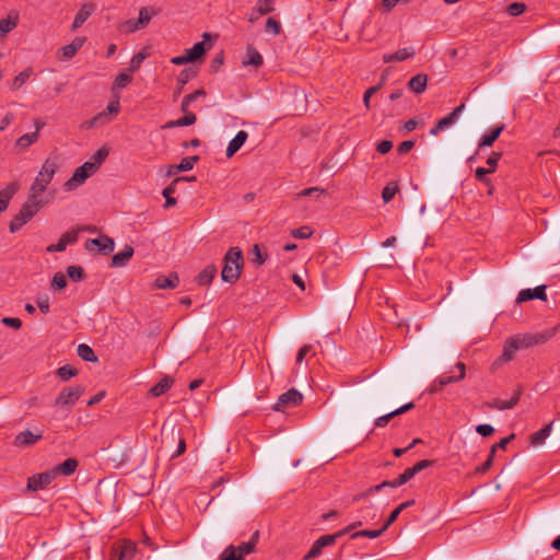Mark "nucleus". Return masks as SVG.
<instances>
[{"mask_svg": "<svg viewBox=\"0 0 560 560\" xmlns=\"http://www.w3.org/2000/svg\"><path fill=\"white\" fill-rule=\"evenodd\" d=\"M398 191V186L396 183L392 182V183H388L384 188H383V191H382V198L384 200L385 203L389 202L396 195V192Z\"/></svg>", "mask_w": 560, "mask_h": 560, "instance_id": "obj_46", "label": "nucleus"}, {"mask_svg": "<svg viewBox=\"0 0 560 560\" xmlns=\"http://www.w3.org/2000/svg\"><path fill=\"white\" fill-rule=\"evenodd\" d=\"M43 438L42 432L34 433L30 430H25L23 432H20L15 439H14V446L18 447H27L34 445L36 442H38Z\"/></svg>", "mask_w": 560, "mask_h": 560, "instance_id": "obj_13", "label": "nucleus"}, {"mask_svg": "<svg viewBox=\"0 0 560 560\" xmlns=\"http://www.w3.org/2000/svg\"><path fill=\"white\" fill-rule=\"evenodd\" d=\"M207 48L203 42L196 43L191 48L186 49L185 54L188 56L191 62L201 58L206 52Z\"/></svg>", "mask_w": 560, "mask_h": 560, "instance_id": "obj_38", "label": "nucleus"}, {"mask_svg": "<svg viewBox=\"0 0 560 560\" xmlns=\"http://www.w3.org/2000/svg\"><path fill=\"white\" fill-rule=\"evenodd\" d=\"M501 153L500 152H492L489 158L487 159V164H488V170L491 172V173H494L495 170H497V166H498V162L500 161L501 159Z\"/></svg>", "mask_w": 560, "mask_h": 560, "instance_id": "obj_58", "label": "nucleus"}, {"mask_svg": "<svg viewBox=\"0 0 560 560\" xmlns=\"http://www.w3.org/2000/svg\"><path fill=\"white\" fill-rule=\"evenodd\" d=\"M37 140H38V133H37V131H34V132H30V133H25V135L21 136L16 140L15 145L21 149H26L30 145H32L33 143H35Z\"/></svg>", "mask_w": 560, "mask_h": 560, "instance_id": "obj_41", "label": "nucleus"}, {"mask_svg": "<svg viewBox=\"0 0 560 560\" xmlns=\"http://www.w3.org/2000/svg\"><path fill=\"white\" fill-rule=\"evenodd\" d=\"M325 194V189L318 188V187H310L306 189H303L299 196L300 197H319Z\"/></svg>", "mask_w": 560, "mask_h": 560, "instance_id": "obj_59", "label": "nucleus"}, {"mask_svg": "<svg viewBox=\"0 0 560 560\" xmlns=\"http://www.w3.org/2000/svg\"><path fill=\"white\" fill-rule=\"evenodd\" d=\"M94 10H95L94 3L82 4L73 20L72 30H77V28L81 27L84 24V22L92 15Z\"/></svg>", "mask_w": 560, "mask_h": 560, "instance_id": "obj_18", "label": "nucleus"}, {"mask_svg": "<svg viewBox=\"0 0 560 560\" xmlns=\"http://www.w3.org/2000/svg\"><path fill=\"white\" fill-rule=\"evenodd\" d=\"M77 353L83 361L86 362H96L98 360L94 350L86 343L79 345Z\"/></svg>", "mask_w": 560, "mask_h": 560, "instance_id": "obj_37", "label": "nucleus"}, {"mask_svg": "<svg viewBox=\"0 0 560 560\" xmlns=\"http://www.w3.org/2000/svg\"><path fill=\"white\" fill-rule=\"evenodd\" d=\"M262 65V56L260 52L252 45L247 46L245 58L243 59V66H253L254 68H259Z\"/></svg>", "mask_w": 560, "mask_h": 560, "instance_id": "obj_23", "label": "nucleus"}, {"mask_svg": "<svg viewBox=\"0 0 560 560\" xmlns=\"http://www.w3.org/2000/svg\"><path fill=\"white\" fill-rule=\"evenodd\" d=\"M88 178L89 174L79 166L74 170L72 176L63 184V189L66 191H72L80 187Z\"/></svg>", "mask_w": 560, "mask_h": 560, "instance_id": "obj_15", "label": "nucleus"}, {"mask_svg": "<svg viewBox=\"0 0 560 560\" xmlns=\"http://www.w3.org/2000/svg\"><path fill=\"white\" fill-rule=\"evenodd\" d=\"M36 304L42 313L47 314L50 310L49 298L47 295L38 296Z\"/></svg>", "mask_w": 560, "mask_h": 560, "instance_id": "obj_63", "label": "nucleus"}, {"mask_svg": "<svg viewBox=\"0 0 560 560\" xmlns=\"http://www.w3.org/2000/svg\"><path fill=\"white\" fill-rule=\"evenodd\" d=\"M455 366L459 371L458 375H456V376L441 375V376L436 377L431 383L428 392L430 394H435V393H439L442 389V387H444L451 383H456V382L464 380L465 375H466L465 364L463 362H457Z\"/></svg>", "mask_w": 560, "mask_h": 560, "instance_id": "obj_5", "label": "nucleus"}, {"mask_svg": "<svg viewBox=\"0 0 560 560\" xmlns=\"http://www.w3.org/2000/svg\"><path fill=\"white\" fill-rule=\"evenodd\" d=\"M159 10L153 7H142L139 10L138 24L144 28L151 21L152 16L156 15Z\"/></svg>", "mask_w": 560, "mask_h": 560, "instance_id": "obj_35", "label": "nucleus"}, {"mask_svg": "<svg viewBox=\"0 0 560 560\" xmlns=\"http://www.w3.org/2000/svg\"><path fill=\"white\" fill-rule=\"evenodd\" d=\"M292 236L300 240H306L312 236L313 231L310 226L304 225L292 231Z\"/></svg>", "mask_w": 560, "mask_h": 560, "instance_id": "obj_54", "label": "nucleus"}, {"mask_svg": "<svg viewBox=\"0 0 560 560\" xmlns=\"http://www.w3.org/2000/svg\"><path fill=\"white\" fill-rule=\"evenodd\" d=\"M504 130V125L497 126L485 133L478 143V148L491 147Z\"/></svg>", "mask_w": 560, "mask_h": 560, "instance_id": "obj_27", "label": "nucleus"}, {"mask_svg": "<svg viewBox=\"0 0 560 560\" xmlns=\"http://www.w3.org/2000/svg\"><path fill=\"white\" fill-rule=\"evenodd\" d=\"M18 14H9L5 19L0 20V36H5L18 25Z\"/></svg>", "mask_w": 560, "mask_h": 560, "instance_id": "obj_34", "label": "nucleus"}, {"mask_svg": "<svg viewBox=\"0 0 560 560\" xmlns=\"http://www.w3.org/2000/svg\"><path fill=\"white\" fill-rule=\"evenodd\" d=\"M50 284L55 290H62L67 287V278L62 272H56Z\"/></svg>", "mask_w": 560, "mask_h": 560, "instance_id": "obj_50", "label": "nucleus"}, {"mask_svg": "<svg viewBox=\"0 0 560 560\" xmlns=\"http://www.w3.org/2000/svg\"><path fill=\"white\" fill-rule=\"evenodd\" d=\"M109 154V150L104 145L102 148H100L92 156L91 161L97 165V167L100 168V166L103 164V162L106 160V158L108 156Z\"/></svg>", "mask_w": 560, "mask_h": 560, "instance_id": "obj_49", "label": "nucleus"}, {"mask_svg": "<svg viewBox=\"0 0 560 560\" xmlns=\"http://www.w3.org/2000/svg\"><path fill=\"white\" fill-rule=\"evenodd\" d=\"M196 75L197 69L191 67L185 68L179 72L177 77V84L180 85V89H183L189 82V80H191Z\"/></svg>", "mask_w": 560, "mask_h": 560, "instance_id": "obj_42", "label": "nucleus"}, {"mask_svg": "<svg viewBox=\"0 0 560 560\" xmlns=\"http://www.w3.org/2000/svg\"><path fill=\"white\" fill-rule=\"evenodd\" d=\"M78 460L75 458H68L63 463L58 464L52 468V471L55 476L63 475V476H70L72 475L75 469L78 468Z\"/></svg>", "mask_w": 560, "mask_h": 560, "instance_id": "obj_26", "label": "nucleus"}, {"mask_svg": "<svg viewBox=\"0 0 560 560\" xmlns=\"http://www.w3.org/2000/svg\"><path fill=\"white\" fill-rule=\"evenodd\" d=\"M42 208L40 203L26 200L22 205L20 211L11 220L9 225L10 232L15 233L20 231L21 228L31 221Z\"/></svg>", "mask_w": 560, "mask_h": 560, "instance_id": "obj_3", "label": "nucleus"}, {"mask_svg": "<svg viewBox=\"0 0 560 560\" xmlns=\"http://www.w3.org/2000/svg\"><path fill=\"white\" fill-rule=\"evenodd\" d=\"M534 299H538V300H541V301H546L547 300L546 285L541 284V285H537L534 289H523V290H521L518 295H517V298H516V303H523V302H527V301H530V300H534Z\"/></svg>", "mask_w": 560, "mask_h": 560, "instance_id": "obj_11", "label": "nucleus"}, {"mask_svg": "<svg viewBox=\"0 0 560 560\" xmlns=\"http://www.w3.org/2000/svg\"><path fill=\"white\" fill-rule=\"evenodd\" d=\"M453 126V122L446 117L440 119L434 127L431 128L430 135L438 136L442 130Z\"/></svg>", "mask_w": 560, "mask_h": 560, "instance_id": "obj_52", "label": "nucleus"}, {"mask_svg": "<svg viewBox=\"0 0 560 560\" xmlns=\"http://www.w3.org/2000/svg\"><path fill=\"white\" fill-rule=\"evenodd\" d=\"M526 5L523 2H513L506 7V12L511 16H518L524 13Z\"/></svg>", "mask_w": 560, "mask_h": 560, "instance_id": "obj_51", "label": "nucleus"}, {"mask_svg": "<svg viewBox=\"0 0 560 560\" xmlns=\"http://www.w3.org/2000/svg\"><path fill=\"white\" fill-rule=\"evenodd\" d=\"M250 260L256 266H261L266 262L268 255L262 253L260 245L255 244L249 252Z\"/></svg>", "mask_w": 560, "mask_h": 560, "instance_id": "obj_39", "label": "nucleus"}, {"mask_svg": "<svg viewBox=\"0 0 560 560\" xmlns=\"http://www.w3.org/2000/svg\"><path fill=\"white\" fill-rule=\"evenodd\" d=\"M46 189L47 187H45L44 185L34 179L33 184L30 187L27 200L35 203H40V206L44 207L46 201L42 198V195L45 192Z\"/></svg>", "mask_w": 560, "mask_h": 560, "instance_id": "obj_25", "label": "nucleus"}, {"mask_svg": "<svg viewBox=\"0 0 560 560\" xmlns=\"http://www.w3.org/2000/svg\"><path fill=\"white\" fill-rule=\"evenodd\" d=\"M131 75L127 73H120L116 77L114 84L115 86L122 89L126 88L131 82Z\"/></svg>", "mask_w": 560, "mask_h": 560, "instance_id": "obj_62", "label": "nucleus"}, {"mask_svg": "<svg viewBox=\"0 0 560 560\" xmlns=\"http://www.w3.org/2000/svg\"><path fill=\"white\" fill-rule=\"evenodd\" d=\"M136 553V546L132 542H126L120 548L115 560H131Z\"/></svg>", "mask_w": 560, "mask_h": 560, "instance_id": "obj_40", "label": "nucleus"}, {"mask_svg": "<svg viewBox=\"0 0 560 560\" xmlns=\"http://www.w3.org/2000/svg\"><path fill=\"white\" fill-rule=\"evenodd\" d=\"M55 478L56 476L52 469L33 475L27 480V489L32 491L43 490L49 486L55 480Z\"/></svg>", "mask_w": 560, "mask_h": 560, "instance_id": "obj_9", "label": "nucleus"}, {"mask_svg": "<svg viewBox=\"0 0 560 560\" xmlns=\"http://www.w3.org/2000/svg\"><path fill=\"white\" fill-rule=\"evenodd\" d=\"M77 374H78V370L70 364L62 365L57 370V375L62 381H68L71 377H74Z\"/></svg>", "mask_w": 560, "mask_h": 560, "instance_id": "obj_43", "label": "nucleus"}, {"mask_svg": "<svg viewBox=\"0 0 560 560\" xmlns=\"http://www.w3.org/2000/svg\"><path fill=\"white\" fill-rule=\"evenodd\" d=\"M58 167L59 164L56 158L46 159L42 165V168L36 175L35 180L47 187L52 180Z\"/></svg>", "mask_w": 560, "mask_h": 560, "instance_id": "obj_7", "label": "nucleus"}, {"mask_svg": "<svg viewBox=\"0 0 560 560\" xmlns=\"http://www.w3.org/2000/svg\"><path fill=\"white\" fill-rule=\"evenodd\" d=\"M84 42V37H75L69 45L61 47L59 50V59L69 60L73 58L79 49L83 46Z\"/></svg>", "mask_w": 560, "mask_h": 560, "instance_id": "obj_14", "label": "nucleus"}, {"mask_svg": "<svg viewBox=\"0 0 560 560\" xmlns=\"http://www.w3.org/2000/svg\"><path fill=\"white\" fill-rule=\"evenodd\" d=\"M19 190L18 183H10L3 189L0 190V211L7 210L10 200Z\"/></svg>", "mask_w": 560, "mask_h": 560, "instance_id": "obj_21", "label": "nucleus"}, {"mask_svg": "<svg viewBox=\"0 0 560 560\" xmlns=\"http://www.w3.org/2000/svg\"><path fill=\"white\" fill-rule=\"evenodd\" d=\"M275 0H258L255 12L260 15L268 14L273 11Z\"/></svg>", "mask_w": 560, "mask_h": 560, "instance_id": "obj_45", "label": "nucleus"}, {"mask_svg": "<svg viewBox=\"0 0 560 560\" xmlns=\"http://www.w3.org/2000/svg\"><path fill=\"white\" fill-rule=\"evenodd\" d=\"M558 331V327L545 329L539 332H525L512 336V340L517 346V350L528 349L550 340Z\"/></svg>", "mask_w": 560, "mask_h": 560, "instance_id": "obj_2", "label": "nucleus"}, {"mask_svg": "<svg viewBox=\"0 0 560 560\" xmlns=\"http://www.w3.org/2000/svg\"><path fill=\"white\" fill-rule=\"evenodd\" d=\"M80 230H71L61 235L58 243L49 245L47 252H63L68 245L74 244L78 241Z\"/></svg>", "mask_w": 560, "mask_h": 560, "instance_id": "obj_10", "label": "nucleus"}, {"mask_svg": "<svg viewBox=\"0 0 560 560\" xmlns=\"http://www.w3.org/2000/svg\"><path fill=\"white\" fill-rule=\"evenodd\" d=\"M221 279L228 283H235L244 267L243 252L240 247H231L224 255Z\"/></svg>", "mask_w": 560, "mask_h": 560, "instance_id": "obj_1", "label": "nucleus"}, {"mask_svg": "<svg viewBox=\"0 0 560 560\" xmlns=\"http://www.w3.org/2000/svg\"><path fill=\"white\" fill-rule=\"evenodd\" d=\"M90 246H95L103 254H109L115 248L114 240L108 236H100L97 238L89 240L86 242V248L90 249Z\"/></svg>", "mask_w": 560, "mask_h": 560, "instance_id": "obj_16", "label": "nucleus"}, {"mask_svg": "<svg viewBox=\"0 0 560 560\" xmlns=\"http://www.w3.org/2000/svg\"><path fill=\"white\" fill-rule=\"evenodd\" d=\"M382 490V486L380 485H376V486H372L370 487L369 489L355 494L353 498H352V501L353 502H358V501H361L365 498H368L369 495L375 493V492H380Z\"/></svg>", "mask_w": 560, "mask_h": 560, "instance_id": "obj_55", "label": "nucleus"}, {"mask_svg": "<svg viewBox=\"0 0 560 560\" xmlns=\"http://www.w3.org/2000/svg\"><path fill=\"white\" fill-rule=\"evenodd\" d=\"M197 117L194 113H185V116L177 119L176 124L180 127L191 126L196 122Z\"/></svg>", "mask_w": 560, "mask_h": 560, "instance_id": "obj_57", "label": "nucleus"}, {"mask_svg": "<svg viewBox=\"0 0 560 560\" xmlns=\"http://www.w3.org/2000/svg\"><path fill=\"white\" fill-rule=\"evenodd\" d=\"M188 179L187 177H178L175 178L167 187H165L162 191L163 197L165 198L164 208H170L176 205V199L173 197V194L176 191V185L178 182Z\"/></svg>", "mask_w": 560, "mask_h": 560, "instance_id": "obj_29", "label": "nucleus"}, {"mask_svg": "<svg viewBox=\"0 0 560 560\" xmlns=\"http://www.w3.org/2000/svg\"><path fill=\"white\" fill-rule=\"evenodd\" d=\"M517 346L513 342L512 338H508L503 346L502 354L498 359V363H506L514 359L515 353L517 352Z\"/></svg>", "mask_w": 560, "mask_h": 560, "instance_id": "obj_31", "label": "nucleus"}, {"mask_svg": "<svg viewBox=\"0 0 560 560\" xmlns=\"http://www.w3.org/2000/svg\"><path fill=\"white\" fill-rule=\"evenodd\" d=\"M217 271H218V269H217L215 265L211 264V265L207 266L197 276V279H196L197 283L199 285L210 284L213 280V278L215 277Z\"/></svg>", "mask_w": 560, "mask_h": 560, "instance_id": "obj_32", "label": "nucleus"}, {"mask_svg": "<svg viewBox=\"0 0 560 560\" xmlns=\"http://www.w3.org/2000/svg\"><path fill=\"white\" fill-rule=\"evenodd\" d=\"M172 385L173 380L168 376H165L150 389V394L153 397H159L166 393L172 387Z\"/></svg>", "mask_w": 560, "mask_h": 560, "instance_id": "obj_33", "label": "nucleus"}, {"mask_svg": "<svg viewBox=\"0 0 560 560\" xmlns=\"http://www.w3.org/2000/svg\"><path fill=\"white\" fill-rule=\"evenodd\" d=\"M220 560H243L242 557H236V549L230 545L220 556Z\"/></svg>", "mask_w": 560, "mask_h": 560, "instance_id": "obj_56", "label": "nucleus"}, {"mask_svg": "<svg viewBox=\"0 0 560 560\" xmlns=\"http://www.w3.org/2000/svg\"><path fill=\"white\" fill-rule=\"evenodd\" d=\"M258 538H259V532L256 530L250 539L246 542H242L238 545L236 549V551L238 552V555H236V557H242V559L244 560V557L246 555H249L252 553L254 550H255V547H256V544L258 541Z\"/></svg>", "mask_w": 560, "mask_h": 560, "instance_id": "obj_30", "label": "nucleus"}, {"mask_svg": "<svg viewBox=\"0 0 560 560\" xmlns=\"http://www.w3.org/2000/svg\"><path fill=\"white\" fill-rule=\"evenodd\" d=\"M416 55V50L412 47H406L398 49L394 54H385L382 57L383 62L405 61Z\"/></svg>", "mask_w": 560, "mask_h": 560, "instance_id": "obj_17", "label": "nucleus"}, {"mask_svg": "<svg viewBox=\"0 0 560 560\" xmlns=\"http://www.w3.org/2000/svg\"><path fill=\"white\" fill-rule=\"evenodd\" d=\"M179 284V278L177 273L172 272L168 276H159L154 281L156 289H175Z\"/></svg>", "mask_w": 560, "mask_h": 560, "instance_id": "obj_22", "label": "nucleus"}, {"mask_svg": "<svg viewBox=\"0 0 560 560\" xmlns=\"http://www.w3.org/2000/svg\"><path fill=\"white\" fill-rule=\"evenodd\" d=\"M248 133L245 130H240L235 137L229 142L226 148V156L232 158L246 142Z\"/></svg>", "mask_w": 560, "mask_h": 560, "instance_id": "obj_19", "label": "nucleus"}, {"mask_svg": "<svg viewBox=\"0 0 560 560\" xmlns=\"http://www.w3.org/2000/svg\"><path fill=\"white\" fill-rule=\"evenodd\" d=\"M488 174H491V172L486 167H478L475 172L476 178L486 185L490 184V180L487 177Z\"/></svg>", "mask_w": 560, "mask_h": 560, "instance_id": "obj_64", "label": "nucleus"}, {"mask_svg": "<svg viewBox=\"0 0 560 560\" xmlns=\"http://www.w3.org/2000/svg\"><path fill=\"white\" fill-rule=\"evenodd\" d=\"M428 84V75L419 73L412 77L408 82V89L416 94H421L425 91Z\"/></svg>", "mask_w": 560, "mask_h": 560, "instance_id": "obj_28", "label": "nucleus"}, {"mask_svg": "<svg viewBox=\"0 0 560 560\" xmlns=\"http://www.w3.org/2000/svg\"><path fill=\"white\" fill-rule=\"evenodd\" d=\"M67 275L72 281L78 282L84 278V270L80 266H69L67 268Z\"/></svg>", "mask_w": 560, "mask_h": 560, "instance_id": "obj_48", "label": "nucleus"}, {"mask_svg": "<svg viewBox=\"0 0 560 560\" xmlns=\"http://www.w3.org/2000/svg\"><path fill=\"white\" fill-rule=\"evenodd\" d=\"M334 545V536L324 535L314 541L308 552L304 556V560H311L318 557L323 548Z\"/></svg>", "mask_w": 560, "mask_h": 560, "instance_id": "obj_12", "label": "nucleus"}, {"mask_svg": "<svg viewBox=\"0 0 560 560\" xmlns=\"http://www.w3.org/2000/svg\"><path fill=\"white\" fill-rule=\"evenodd\" d=\"M302 399V394L298 389L291 388L279 396L273 409L276 411H282L285 407L300 405Z\"/></svg>", "mask_w": 560, "mask_h": 560, "instance_id": "obj_8", "label": "nucleus"}, {"mask_svg": "<svg viewBox=\"0 0 560 560\" xmlns=\"http://www.w3.org/2000/svg\"><path fill=\"white\" fill-rule=\"evenodd\" d=\"M521 395L522 390L517 389L510 400L494 399L492 402L489 404V407L498 410L512 409L518 404Z\"/></svg>", "mask_w": 560, "mask_h": 560, "instance_id": "obj_20", "label": "nucleus"}, {"mask_svg": "<svg viewBox=\"0 0 560 560\" xmlns=\"http://www.w3.org/2000/svg\"><path fill=\"white\" fill-rule=\"evenodd\" d=\"M135 250L130 245H126L122 250L115 254L112 258V267H124L131 259Z\"/></svg>", "mask_w": 560, "mask_h": 560, "instance_id": "obj_24", "label": "nucleus"}, {"mask_svg": "<svg viewBox=\"0 0 560 560\" xmlns=\"http://www.w3.org/2000/svg\"><path fill=\"white\" fill-rule=\"evenodd\" d=\"M31 74H32L31 69H25L24 71L20 72L13 79V83H12L13 89H20L27 81V79L31 77Z\"/></svg>", "mask_w": 560, "mask_h": 560, "instance_id": "obj_53", "label": "nucleus"}, {"mask_svg": "<svg viewBox=\"0 0 560 560\" xmlns=\"http://www.w3.org/2000/svg\"><path fill=\"white\" fill-rule=\"evenodd\" d=\"M122 27H125V31L127 33H135V32L143 28L142 25L138 24V19L137 20H133V19L127 20L126 22H124Z\"/></svg>", "mask_w": 560, "mask_h": 560, "instance_id": "obj_61", "label": "nucleus"}, {"mask_svg": "<svg viewBox=\"0 0 560 560\" xmlns=\"http://www.w3.org/2000/svg\"><path fill=\"white\" fill-rule=\"evenodd\" d=\"M120 110V104L118 100L109 102L107 107L95 115L93 118L84 121L82 128L90 129L98 126H104L110 122L112 117L117 115Z\"/></svg>", "mask_w": 560, "mask_h": 560, "instance_id": "obj_4", "label": "nucleus"}, {"mask_svg": "<svg viewBox=\"0 0 560 560\" xmlns=\"http://www.w3.org/2000/svg\"><path fill=\"white\" fill-rule=\"evenodd\" d=\"M280 30H281V25L280 23L272 19V18H269L266 22V31L269 32V33H272L273 35H278L280 33Z\"/></svg>", "mask_w": 560, "mask_h": 560, "instance_id": "obj_60", "label": "nucleus"}, {"mask_svg": "<svg viewBox=\"0 0 560 560\" xmlns=\"http://www.w3.org/2000/svg\"><path fill=\"white\" fill-rule=\"evenodd\" d=\"M552 424L553 421L535 432L530 438L532 444L535 446L542 444L545 440L550 435Z\"/></svg>", "mask_w": 560, "mask_h": 560, "instance_id": "obj_36", "label": "nucleus"}, {"mask_svg": "<svg viewBox=\"0 0 560 560\" xmlns=\"http://www.w3.org/2000/svg\"><path fill=\"white\" fill-rule=\"evenodd\" d=\"M198 160H199V156H197V155L184 158V159H182L179 164L176 165V171H178V172L190 171Z\"/></svg>", "mask_w": 560, "mask_h": 560, "instance_id": "obj_47", "label": "nucleus"}, {"mask_svg": "<svg viewBox=\"0 0 560 560\" xmlns=\"http://www.w3.org/2000/svg\"><path fill=\"white\" fill-rule=\"evenodd\" d=\"M84 393L82 386L63 388L55 400L56 406L72 407Z\"/></svg>", "mask_w": 560, "mask_h": 560, "instance_id": "obj_6", "label": "nucleus"}, {"mask_svg": "<svg viewBox=\"0 0 560 560\" xmlns=\"http://www.w3.org/2000/svg\"><path fill=\"white\" fill-rule=\"evenodd\" d=\"M382 534H383L382 528L375 529V530L363 529V530H359V532L352 533L350 535V538L351 539H357L359 537H366V538H370V539H375V538L380 537Z\"/></svg>", "mask_w": 560, "mask_h": 560, "instance_id": "obj_44", "label": "nucleus"}]
</instances>
